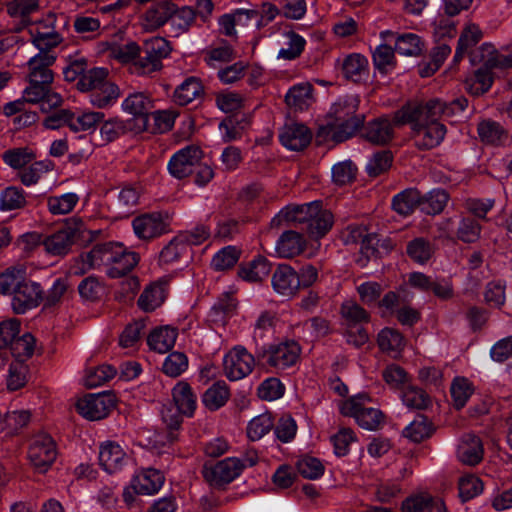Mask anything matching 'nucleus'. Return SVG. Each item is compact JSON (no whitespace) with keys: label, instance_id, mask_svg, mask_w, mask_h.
I'll return each mask as SVG.
<instances>
[{"label":"nucleus","instance_id":"5fc2aeb1","mask_svg":"<svg viewBox=\"0 0 512 512\" xmlns=\"http://www.w3.org/2000/svg\"><path fill=\"white\" fill-rule=\"evenodd\" d=\"M432 428L431 423L423 415H418L403 431L405 437L413 442H421L429 437Z\"/></svg>","mask_w":512,"mask_h":512},{"label":"nucleus","instance_id":"4be33fe9","mask_svg":"<svg viewBox=\"0 0 512 512\" xmlns=\"http://www.w3.org/2000/svg\"><path fill=\"white\" fill-rule=\"evenodd\" d=\"M473 64L483 63L486 68L512 67V56L499 53L493 45L485 43L471 55Z\"/></svg>","mask_w":512,"mask_h":512},{"label":"nucleus","instance_id":"c85d7f7f","mask_svg":"<svg viewBox=\"0 0 512 512\" xmlns=\"http://www.w3.org/2000/svg\"><path fill=\"white\" fill-rule=\"evenodd\" d=\"M287 105L295 110L308 109L314 102L313 86L309 82H301L292 86L285 96Z\"/></svg>","mask_w":512,"mask_h":512},{"label":"nucleus","instance_id":"6ab92c4d","mask_svg":"<svg viewBox=\"0 0 512 512\" xmlns=\"http://www.w3.org/2000/svg\"><path fill=\"white\" fill-rule=\"evenodd\" d=\"M319 202L314 201L298 206H287L282 209L271 221L272 226H278L282 222L306 224L308 226L313 215L317 213Z\"/></svg>","mask_w":512,"mask_h":512},{"label":"nucleus","instance_id":"4c0bfd02","mask_svg":"<svg viewBox=\"0 0 512 512\" xmlns=\"http://www.w3.org/2000/svg\"><path fill=\"white\" fill-rule=\"evenodd\" d=\"M477 130L481 141L487 144L500 145L508 139V133L503 126L490 119L481 121Z\"/></svg>","mask_w":512,"mask_h":512},{"label":"nucleus","instance_id":"412c9836","mask_svg":"<svg viewBox=\"0 0 512 512\" xmlns=\"http://www.w3.org/2000/svg\"><path fill=\"white\" fill-rule=\"evenodd\" d=\"M163 474L152 468L144 469L137 473L131 480L134 492L142 495L157 493L164 483Z\"/></svg>","mask_w":512,"mask_h":512},{"label":"nucleus","instance_id":"69168bd1","mask_svg":"<svg viewBox=\"0 0 512 512\" xmlns=\"http://www.w3.org/2000/svg\"><path fill=\"white\" fill-rule=\"evenodd\" d=\"M117 373V370L108 364L100 365L89 370L85 377V385L94 388L103 385L111 380Z\"/></svg>","mask_w":512,"mask_h":512},{"label":"nucleus","instance_id":"c03bdc74","mask_svg":"<svg viewBox=\"0 0 512 512\" xmlns=\"http://www.w3.org/2000/svg\"><path fill=\"white\" fill-rule=\"evenodd\" d=\"M367 59L360 54H351L345 58L342 71L347 79L354 82L360 81L367 74Z\"/></svg>","mask_w":512,"mask_h":512},{"label":"nucleus","instance_id":"0e129e2a","mask_svg":"<svg viewBox=\"0 0 512 512\" xmlns=\"http://www.w3.org/2000/svg\"><path fill=\"white\" fill-rule=\"evenodd\" d=\"M402 401L408 408L419 410L426 409L430 404L428 394L415 386H408L404 389Z\"/></svg>","mask_w":512,"mask_h":512},{"label":"nucleus","instance_id":"c9c22d12","mask_svg":"<svg viewBox=\"0 0 512 512\" xmlns=\"http://www.w3.org/2000/svg\"><path fill=\"white\" fill-rule=\"evenodd\" d=\"M119 243L107 242L95 245L88 253L90 266H95L96 269L106 267L107 269L113 263V260L118 255L116 248Z\"/></svg>","mask_w":512,"mask_h":512},{"label":"nucleus","instance_id":"864d4df0","mask_svg":"<svg viewBox=\"0 0 512 512\" xmlns=\"http://www.w3.org/2000/svg\"><path fill=\"white\" fill-rule=\"evenodd\" d=\"M449 200L448 193L443 189L431 191L425 198H421L420 208L426 214H438L443 211Z\"/></svg>","mask_w":512,"mask_h":512},{"label":"nucleus","instance_id":"338daca9","mask_svg":"<svg viewBox=\"0 0 512 512\" xmlns=\"http://www.w3.org/2000/svg\"><path fill=\"white\" fill-rule=\"evenodd\" d=\"M140 52V46L134 42L129 41L124 44H115L110 48V56L123 64L130 66L135 61L136 56Z\"/></svg>","mask_w":512,"mask_h":512},{"label":"nucleus","instance_id":"bf43d9fd","mask_svg":"<svg viewBox=\"0 0 512 512\" xmlns=\"http://www.w3.org/2000/svg\"><path fill=\"white\" fill-rule=\"evenodd\" d=\"M38 0H12L7 6V12L12 17L21 19L23 25L29 22V15L37 11Z\"/></svg>","mask_w":512,"mask_h":512},{"label":"nucleus","instance_id":"09e8293b","mask_svg":"<svg viewBox=\"0 0 512 512\" xmlns=\"http://www.w3.org/2000/svg\"><path fill=\"white\" fill-rule=\"evenodd\" d=\"M108 80V70L105 68H91L77 82L78 90L82 92L95 91Z\"/></svg>","mask_w":512,"mask_h":512},{"label":"nucleus","instance_id":"49530a36","mask_svg":"<svg viewBox=\"0 0 512 512\" xmlns=\"http://www.w3.org/2000/svg\"><path fill=\"white\" fill-rule=\"evenodd\" d=\"M332 224V213L328 210H323L321 208V203L319 202L317 206V213L312 216L307 226V231L313 237H322L330 230Z\"/></svg>","mask_w":512,"mask_h":512},{"label":"nucleus","instance_id":"37998d69","mask_svg":"<svg viewBox=\"0 0 512 512\" xmlns=\"http://www.w3.org/2000/svg\"><path fill=\"white\" fill-rule=\"evenodd\" d=\"M406 253L414 262L425 264L434 254V245L428 239L418 237L408 242Z\"/></svg>","mask_w":512,"mask_h":512},{"label":"nucleus","instance_id":"2eb2a0df","mask_svg":"<svg viewBox=\"0 0 512 512\" xmlns=\"http://www.w3.org/2000/svg\"><path fill=\"white\" fill-rule=\"evenodd\" d=\"M74 224V227L67 224L66 227L50 235L43 241V245L48 253L64 255L70 250L76 233L81 231L82 221L74 220Z\"/></svg>","mask_w":512,"mask_h":512},{"label":"nucleus","instance_id":"6e6552de","mask_svg":"<svg viewBox=\"0 0 512 512\" xmlns=\"http://www.w3.org/2000/svg\"><path fill=\"white\" fill-rule=\"evenodd\" d=\"M254 365V356L243 347H235L223 359L225 375L232 381L249 375Z\"/></svg>","mask_w":512,"mask_h":512},{"label":"nucleus","instance_id":"7c9ffc66","mask_svg":"<svg viewBox=\"0 0 512 512\" xmlns=\"http://www.w3.org/2000/svg\"><path fill=\"white\" fill-rule=\"evenodd\" d=\"M204 87L199 78L191 76L186 78L174 91V102L185 106L202 98Z\"/></svg>","mask_w":512,"mask_h":512},{"label":"nucleus","instance_id":"58836bf2","mask_svg":"<svg viewBox=\"0 0 512 512\" xmlns=\"http://www.w3.org/2000/svg\"><path fill=\"white\" fill-rule=\"evenodd\" d=\"M230 397L229 387L224 381L215 382L202 396L206 408L215 411L226 404Z\"/></svg>","mask_w":512,"mask_h":512},{"label":"nucleus","instance_id":"a211bd4d","mask_svg":"<svg viewBox=\"0 0 512 512\" xmlns=\"http://www.w3.org/2000/svg\"><path fill=\"white\" fill-rule=\"evenodd\" d=\"M484 456L482 440L475 434H465L457 446V459L464 465L476 466Z\"/></svg>","mask_w":512,"mask_h":512},{"label":"nucleus","instance_id":"72a5a7b5","mask_svg":"<svg viewBox=\"0 0 512 512\" xmlns=\"http://www.w3.org/2000/svg\"><path fill=\"white\" fill-rule=\"evenodd\" d=\"M117 255L111 266L106 269V273L111 278H119L129 273L138 263V256L134 252H127L125 248L119 244L116 248Z\"/></svg>","mask_w":512,"mask_h":512},{"label":"nucleus","instance_id":"0eeeda50","mask_svg":"<svg viewBox=\"0 0 512 512\" xmlns=\"http://www.w3.org/2000/svg\"><path fill=\"white\" fill-rule=\"evenodd\" d=\"M242 470L243 464L240 458L229 457L212 466L205 465L202 473L211 486L221 487L237 478Z\"/></svg>","mask_w":512,"mask_h":512},{"label":"nucleus","instance_id":"c756f323","mask_svg":"<svg viewBox=\"0 0 512 512\" xmlns=\"http://www.w3.org/2000/svg\"><path fill=\"white\" fill-rule=\"evenodd\" d=\"M120 95L121 90L118 85L107 80L89 94V101L95 108L108 109L117 103Z\"/></svg>","mask_w":512,"mask_h":512},{"label":"nucleus","instance_id":"473e14b6","mask_svg":"<svg viewBox=\"0 0 512 512\" xmlns=\"http://www.w3.org/2000/svg\"><path fill=\"white\" fill-rule=\"evenodd\" d=\"M270 271L271 265L269 261L263 256H258L249 263L240 265L238 276L244 281L257 283L264 280Z\"/></svg>","mask_w":512,"mask_h":512},{"label":"nucleus","instance_id":"f8f14e48","mask_svg":"<svg viewBox=\"0 0 512 512\" xmlns=\"http://www.w3.org/2000/svg\"><path fill=\"white\" fill-rule=\"evenodd\" d=\"M167 223L160 213H145L132 220L135 235L143 241H150L167 232Z\"/></svg>","mask_w":512,"mask_h":512},{"label":"nucleus","instance_id":"3c124183","mask_svg":"<svg viewBox=\"0 0 512 512\" xmlns=\"http://www.w3.org/2000/svg\"><path fill=\"white\" fill-rule=\"evenodd\" d=\"M53 169V164L49 160L35 161L29 167L19 173V178L25 186H31L42 178V176Z\"/></svg>","mask_w":512,"mask_h":512},{"label":"nucleus","instance_id":"680f3d73","mask_svg":"<svg viewBox=\"0 0 512 512\" xmlns=\"http://www.w3.org/2000/svg\"><path fill=\"white\" fill-rule=\"evenodd\" d=\"M342 317L349 323V326L369 322V313L358 303L352 300L345 301L341 306Z\"/></svg>","mask_w":512,"mask_h":512},{"label":"nucleus","instance_id":"7ed1b4c3","mask_svg":"<svg viewBox=\"0 0 512 512\" xmlns=\"http://www.w3.org/2000/svg\"><path fill=\"white\" fill-rule=\"evenodd\" d=\"M169 53L170 48L164 38H151L144 43L143 47H140V52L129 69L136 75L149 76L162 69V60Z\"/></svg>","mask_w":512,"mask_h":512},{"label":"nucleus","instance_id":"a878e982","mask_svg":"<svg viewBox=\"0 0 512 512\" xmlns=\"http://www.w3.org/2000/svg\"><path fill=\"white\" fill-rule=\"evenodd\" d=\"M122 110L137 118H146L154 108L151 96L145 92L129 94L121 104Z\"/></svg>","mask_w":512,"mask_h":512},{"label":"nucleus","instance_id":"603ef678","mask_svg":"<svg viewBox=\"0 0 512 512\" xmlns=\"http://www.w3.org/2000/svg\"><path fill=\"white\" fill-rule=\"evenodd\" d=\"M26 204V197L23 189L9 186L0 193V210L11 211L20 209Z\"/></svg>","mask_w":512,"mask_h":512},{"label":"nucleus","instance_id":"20e7f679","mask_svg":"<svg viewBox=\"0 0 512 512\" xmlns=\"http://www.w3.org/2000/svg\"><path fill=\"white\" fill-rule=\"evenodd\" d=\"M370 401V397L365 393L353 396L341 405V413L353 417L364 429L376 430L383 423L384 416L379 409L366 407Z\"/></svg>","mask_w":512,"mask_h":512},{"label":"nucleus","instance_id":"e2e57ef3","mask_svg":"<svg viewBox=\"0 0 512 512\" xmlns=\"http://www.w3.org/2000/svg\"><path fill=\"white\" fill-rule=\"evenodd\" d=\"M357 174V167L351 160L335 164L332 168V180L338 186L352 183Z\"/></svg>","mask_w":512,"mask_h":512},{"label":"nucleus","instance_id":"9b49d317","mask_svg":"<svg viewBox=\"0 0 512 512\" xmlns=\"http://www.w3.org/2000/svg\"><path fill=\"white\" fill-rule=\"evenodd\" d=\"M271 285L275 293L290 299L300 290L298 273L288 264H279L272 274Z\"/></svg>","mask_w":512,"mask_h":512},{"label":"nucleus","instance_id":"de8ad7c7","mask_svg":"<svg viewBox=\"0 0 512 512\" xmlns=\"http://www.w3.org/2000/svg\"><path fill=\"white\" fill-rule=\"evenodd\" d=\"M36 155L28 147H18L6 150L2 159L6 165L13 169H21L35 159Z\"/></svg>","mask_w":512,"mask_h":512},{"label":"nucleus","instance_id":"1a4fd4ad","mask_svg":"<svg viewBox=\"0 0 512 512\" xmlns=\"http://www.w3.org/2000/svg\"><path fill=\"white\" fill-rule=\"evenodd\" d=\"M201 158L202 150L198 146H186L171 157L168 170L177 179L185 178L193 172Z\"/></svg>","mask_w":512,"mask_h":512},{"label":"nucleus","instance_id":"4d7b16f0","mask_svg":"<svg viewBox=\"0 0 512 512\" xmlns=\"http://www.w3.org/2000/svg\"><path fill=\"white\" fill-rule=\"evenodd\" d=\"M35 338L30 333H25L16 339L10 345L11 353L15 361H23L30 358L34 353Z\"/></svg>","mask_w":512,"mask_h":512},{"label":"nucleus","instance_id":"39448f33","mask_svg":"<svg viewBox=\"0 0 512 512\" xmlns=\"http://www.w3.org/2000/svg\"><path fill=\"white\" fill-rule=\"evenodd\" d=\"M300 345L294 340H286L270 344L267 348L257 353L258 361L276 369L285 370L295 365L300 357Z\"/></svg>","mask_w":512,"mask_h":512},{"label":"nucleus","instance_id":"f3484780","mask_svg":"<svg viewBox=\"0 0 512 512\" xmlns=\"http://www.w3.org/2000/svg\"><path fill=\"white\" fill-rule=\"evenodd\" d=\"M124 449L113 441H107L100 446L99 463L108 473L121 471L129 462Z\"/></svg>","mask_w":512,"mask_h":512},{"label":"nucleus","instance_id":"bb28decb","mask_svg":"<svg viewBox=\"0 0 512 512\" xmlns=\"http://www.w3.org/2000/svg\"><path fill=\"white\" fill-rule=\"evenodd\" d=\"M172 398L183 415L191 417L194 414L197 397L188 382L179 381L172 389Z\"/></svg>","mask_w":512,"mask_h":512},{"label":"nucleus","instance_id":"6e6d98bb","mask_svg":"<svg viewBox=\"0 0 512 512\" xmlns=\"http://www.w3.org/2000/svg\"><path fill=\"white\" fill-rule=\"evenodd\" d=\"M79 197L75 193L51 196L47 200L48 210L54 215L70 213L77 204Z\"/></svg>","mask_w":512,"mask_h":512},{"label":"nucleus","instance_id":"b1692460","mask_svg":"<svg viewBox=\"0 0 512 512\" xmlns=\"http://www.w3.org/2000/svg\"><path fill=\"white\" fill-rule=\"evenodd\" d=\"M394 124H397L395 120L392 122L385 117L370 121L364 129V137L373 144L385 145L394 136Z\"/></svg>","mask_w":512,"mask_h":512},{"label":"nucleus","instance_id":"cd10ccee","mask_svg":"<svg viewBox=\"0 0 512 512\" xmlns=\"http://www.w3.org/2000/svg\"><path fill=\"white\" fill-rule=\"evenodd\" d=\"M62 116L66 117L68 127L74 132L94 130L104 119V113L97 111H70L63 113Z\"/></svg>","mask_w":512,"mask_h":512},{"label":"nucleus","instance_id":"774afa93","mask_svg":"<svg viewBox=\"0 0 512 512\" xmlns=\"http://www.w3.org/2000/svg\"><path fill=\"white\" fill-rule=\"evenodd\" d=\"M188 368V358L182 352H172L164 360L162 371L170 377H178Z\"/></svg>","mask_w":512,"mask_h":512},{"label":"nucleus","instance_id":"13d9d810","mask_svg":"<svg viewBox=\"0 0 512 512\" xmlns=\"http://www.w3.org/2000/svg\"><path fill=\"white\" fill-rule=\"evenodd\" d=\"M274 426L271 414L264 413L254 417L247 426V436L256 441L265 436Z\"/></svg>","mask_w":512,"mask_h":512},{"label":"nucleus","instance_id":"e433bc0d","mask_svg":"<svg viewBox=\"0 0 512 512\" xmlns=\"http://www.w3.org/2000/svg\"><path fill=\"white\" fill-rule=\"evenodd\" d=\"M166 298V291L162 284L152 283L148 285L138 299V306L145 312L154 311L160 307Z\"/></svg>","mask_w":512,"mask_h":512},{"label":"nucleus","instance_id":"aec40b11","mask_svg":"<svg viewBox=\"0 0 512 512\" xmlns=\"http://www.w3.org/2000/svg\"><path fill=\"white\" fill-rule=\"evenodd\" d=\"M56 56L51 52H39L28 63L26 78L40 80L41 83L52 84L54 75L50 67L54 64Z\"/></svg>","mask_w":512,"mask_h":512},{"label":"nucleus","instance_id":"5701e85b","mask_svg":"<svg viewBox=\"0 0 512 512\" xmlns=\"http://www.w3.org/2000/svg\"><path fill=\"white\" fill-rule=\"evenodd\" d=\"M426 108L424 113H428L434 118L446 117L451 118L464 112L468 106V100L460 97L452 100L450 103L441 101L440 99H432L423 103Z\"/></svg>","mask_w":512,"mask_h":512},{"label":"nucleus","instance_id":"f03ea898","mask_svg":"<svg viewBox=\"0 0 512 512\" xmlns=\"http://www.w3.org/2000/svg\"><path fill=\"white\" fill-rule=\"evenodd\" d=\"M359 99L356 95L340 97L333 103L329 115L333 119V139L342 142L352 137L364 123V114L358 113Z\"/></svg>","mask_w":512,"mask_h":512},{"label":"nucleus","instance_id":"dca6fc26","mask_svg":"<svg viewBox=\"0 0 512 512\" xmlns=\"http://www.w3.org/2000/svg\"><path fill=\"white\" fill-rule=\"evenodd\" d=\"M312 133L304 124H285L279 132L281 144L289 150L301 151L311 142Z\"/></svg>","mask_w":512,"mask_h":512},{"label":"nucleus","instance_id":"a18cd8bd","mask_svg":"<svg viewBox=\"0 0 512 512\" xmlns=\"http://www.w3.org/2000/svg\"><path fill=\"white\" fill-rule=\"evenodd\" d=\"M190 247L185 243V238L176 236L160 252L159 260L161 263L169 264L186 256L188 257Z\"/></svg>","mask_w":512,"mask_h":512},{"label":"nucleus","instance_id":"9d476101","mask_svg":"<svg viewBox=\"0 0 512 512\" xmlns=\"http://www.w3.org/2000/svg\"><path fill=\"white\" fill-rule=\"evenodd\" d=\"M113 406L110 394H89L76 403L79 414L92 421L105 418Z\"/></svg>","mask_w":512,"mask_h":512},{"label":"nucleus","instance_id":"f257e3e1","mask_svg":"<svg viewBox=\"0 0 512 512\" xmlns=\"http://www.w3.org/2000/svg\"><path fill=\"white\" fill-rule=\"evenodd\" d=\"M426 108L423 103H408L395 113V121L398 125L412 124L413 138L416 147L421 150H429L437 147L446 135V127L438 118L424 113Z\"/></svg>","mask_w":512,"mask_h":512},{"label":"nucleus","instance_id":"f704fd0d","mask_svg":"<svg viewBox=\"0 0 512 512\" xmlns=\"http://www.w3.org/2000/svg\"><path fill=\"white\" fill-rule=\"evenodd\" d=\"M377 343L381 351L397 357L405 347L402 334L393 328L382 329L377 337Z\"/></svg>","mask_w":512,"mask_h":512},{"label":"nucleus","instance_id":"a19ab883","mask_svg":"<svg viewBox=\"0 0 512 512\" xmlns=\"http://www.w3.org/2000/svg\"><path fill=\"white\" fill-rule=\"evenodd\" d=\"M421 204V195L416 189H406L394 196L392 208L400 215L411 214Z\"/></svg>","mask_w":512,"mask_h":512},{"label":"nucleus","instance_id":"ddd939ff","mask_svg":"<svg viewBox=\"0 0 512 512\" xmlns=\"http://www.w3.org/2000/svg\"><path fill=\"white\" fill-rule=\"evenodd\" d=\"M42 294L43 291L38 283L24 278L12 296L13 311L17 314H24L36 307L41 302Z\"/></svg>","mask_w":512,"mask_h":512},{"label":"nucleus","instance_id":"8fccbe9b","mask_svg":"<svg viewBox=\"0 0 512 512\" xmlns=\"http://www.w3.org/2000/svg\"><path fill=\"white\" fill-rule=\"evenodd\" d=\"M451 396L456 409H462L472 396L474 389L470 381L464 377H456L451 384Z\"/></svg>","mask_w":512,"mask_h":512},{"label":"nucleus","instance_id":"393cba45","mask_svg":"<svg viewBox=\"0 0 512 512\" xmlns=\"http://www.w3.org/2000/svg\"><path fill=\"white\" fill-rule=\"evenodd\" d=\"M306 247V241L299 232L288 230L281 234L276 243L279 257L289 259L300 255Z\"/></svg>","mask_w":512,"mask_h":512},{"label":"nucleus","instance_id":"052dcab7","mask_svg":"<svg viewBox=\"0 0 512 512\" xmlns=\"http://www.w3.org/2000/svg\"><path fill=\"white\" fill-rule=\"evenodd\" d=\"M420 38L413 33L399 35L395 42V51L404 56H417L421 53Z\"/></svg>","mask_w":512,"mask_h":512},{"label":"nucleus","instance_id":"79ce46f5","mask_svg":"<svg viewBox=\"0 0 512 512\" xmlns=\"http://www.w3.org/2000/svg\"><path fill=\"white\" fill-rule=\"evenodd\" d=\"M47 32H41V26L35 25L30 29L33 44L39 49V52H50V49L59 45L62 37L54 27L47 26Z\"/></svg>","mask_w":512,"mask_h":512},{"label":"nucleus","instance_id":"ea45409f","mask_svg":"<svg viewBox=\"0 0 512 512\" xmlns=\"http://www.w3.org/2000/svg\"><path fill=\"white\" fill-rule=\"evenodd\" d=\"M196 19L194 8L190 6L178 7L175 4V13L170 19V27L175 36L188 32Z\"/></svg>","mask_w":512,"mask_h":512},{"label":"nucleus","instance_id":"423d86ee","mask_svg":"<svg viewBox=\"0 0 512 512\" xmlns=\"http://www.w3.org/2000/svg\"><path fill=\"white\" fill-rule=\"evenodd\" d=\"M56 445L51 436L39 434L32 439L28 457L39 473H45L56 459Z\"/></svg>","mask_w":512,"mask_h":512},{"label":"nucleus","instance_id":"4468645a","mask_svg":"<svg viewBox=\"0 0 512 512\" xmlns=\"http://www.w3.org/2000/svg\"><path fill=\"white\" fill-rule=\"evenodd\" d=\"M175 13V3L171 0L159 1L151 5L141 16V26L146 32H155L165 24Z\"/></svg>","mask_w":512,"mask_h":512},{"label":"nucleus","instance_id":"2f4dec72","mask_svg":"<svg viewBox=\"0 0 512 512\" xmlns=\"http://www.w3.org/2000/svg\"><path fill=\"white\" fill-rule=\"evenodd\" d=\"M177 336L178 332L175 328L159 327L148 335L147 344L151 350L163 354L174 347Z\"/></svg>","mask_w":512,"mask_h":512}]
</instances>
